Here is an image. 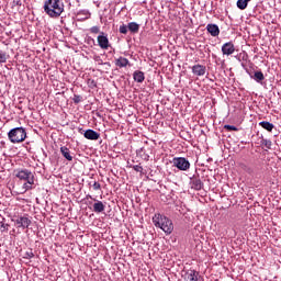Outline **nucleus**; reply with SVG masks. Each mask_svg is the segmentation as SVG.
I'll return each instance as SVG.
<instances>
[{"instance_id": "nucleus-1", "label": "nucleus", "mask_w": 281, "mask_h": 281, "mask_svg": "<svg viewBox=\"0 0 281 281\" xmlns=\"http://www.w3.org/2000/svg\"><path fill=\"white\" fill-rule=\"evenodd\" d=\"M44 12L50 19H58L63 12H65V4L60 0H47L44 3Z\"/></svg>"}, {"instance_id": "nucleus-2", "label": "nucleus", "mask_w": 281, "mask_h": 281, "mask_svg": "<svg viewBox=\"0 0 281 281\" xmlns=\"http://www.w3.org/2000/svg\"><path fill=\"white\" fill-rule=\"evenodd\" d=\"M153 223L155 227H159V229H162L165 234L170 235L175 231V225L172 224V220L166 217L162 214L156 213L153 216Z\"/></svg>"}, {"instance_id": "nucleus-3", "label": "nucleus", "mask_w": 281, "mask_h": 281, "mask_svg": "<svg viewBox=\"0 0 281 281\" xmlns=\"http://www.w3.org/2000/svg\"><path fill=\"white\" fill-rule=\"evenodd\" d=\"M15 177L20 181H26L23 183L22 188L24 192H27L29 190L34 189V173L29 169H16L15 170Z\"/></svg>"}, {"instance_id": "nucleus-4", "label": "nucleus", "mask_w": 281, "mask_h": 281, "mask_svg": "<svg viewBox=\"0 0 281 281\" xmlns=\"http://www.w3.org/2000/svg\"><path fill=\"white\" fill-rule=\"evenodd\" d=\"M27 132L23 127H14L8 133L11 144H21V142H25Z\"/></svg>"}, {"instance_id": "nucleus-5", "label": "nucleus", "mask_w": 281, "mask_h": 281, "mask_svg": "<svg viewBox=\"0 0 281 281\" xmlns=\"http://www.w3.org/2000/svg\"><path fill=\"white\" fill-rule=\"evenodd\" d=\"M172 164L178 170H190V161L184 157H176L172 159Z\"/></svg>"}, {"instance_id": "nucleus-6", "label": "nucleus", "mask_w": 281, "mask_h": 281, "mask_svg": "<svg viewBox=\"0 0 281 281\" xmlns=\"http://www.w3.org/2000/svg\"><path fill=\"white\" fill-rule=\"evenodd\" d=\"M98 45L101 49H109L111 44L109 43V35L106 33L101 32L97 37Z\"/></svg>"}, {"instance_id": "nucleus-7", "label": "nucleus", "mask_w": 281, "mask_h": 281, "mask_svg": "<svg viewBox=\"0 0 281 281\" xmlns=\"http://www.w3.org/2000/svg\"><path fill=\"white\" fill-rule=\"evenodd\" d=\"M16 227H20L21 229H27L30 225H32V220L27 215L20 216L14 221Z\"/></svg>"}, {"instance_id": "nucleus-8", "label": "nucleus", "mask_w": 281, "mask_h": 281, "mask_svg": "<svg viewBox=\"0 0 281 281\" xmlns=\"http://www.w3.org/2000/svg\"><path fill=\"white\" fill-rule=\"evenodd\" d=\"M236 52V47L234 46L233 42H227L222 45V54L224 56H232Z\"/></svg>"}, {"instance_id": "nucleus-9", "label": "nucleus", "mask_w": 281, "mask_h": 281, "mask_svg": "<svg viewBox=\"0 0 281 281\" xmlns=\"http://www.w3.org/2000/svg\"><path fill=\"white\" fill-rule=\"evenodd\" d=\"M83 137L86 139H90L92 142H97V139H100V133L93 131V130H87L85 133H83Z\"/></svg>"}, {"instance_id": "nucleus-10", "label": "nucleus", "mask_w": 281, "mask_h": 281, "mask_svg": "<svg viewBox=\"0 0 281 281\" xmlns=\"http://www.w3.org/2000/svg\"><path fill=\"white\" fill-rule=\"evenodd\" d=\"M186 281H199V272L196 270H188L184 273Z\"/></svg>"}, {"instance_id": "nucleus-11", "label": "nucleus", "mask_w": 281, "mask_h": 281, "mask_svg": "<svg viewBox=\"0 0 281 281\" xmlns=\"http://www.w3.org/2000/svg\"><path fill=\"white\" fill-rule=\"evenodd\" d=\"M206 32H209V34H211V36H218V34H221V29H218V25L216 24H207L206 25Z\"/></svg>"}, {"instance_id": "nucleus-12", "label": "nucleus", "mask_w": 281, "mask_h": 281, "mask_svg": "<svg viewBox=\"0 0 281 281\" xmlns=\"http://www.w3.org/2000/svg\"><path fill=\"white\" fill-rule=\"evenodd\" d=\"M205 71L206 68L203 65L198 64L192 67V74H194V76H205Z\"/></svg>"}, {"instance_id": "nucleus-13", "label": "nucleus", "mask_w": 281, "mask_h": 281, "mask_svg": "<svg viewBox=\"0 0 281 281\" xmlns=\"http://www.w3.org/2000/svg\"><path fill=\"white\" fill-rule=\"evenodd\" d=\"M60 153L63 157L67 159V161H74V156H71V151L69 150V148H67V146L60 147Z\"/></svg>"}, {"instance_id": "nucleus-14", "label": "nucleus", "mask_w": 281, "mask_h": 281, "mask_svg": "<svg viewBox=\"0 0 281 281\" xmlns=\"http://www.w3.org/2000/svg\"><path fill=\"white\" fill-rule=\"evenodd\" d=\"M128 65H131V61H128L126 57H119L117 59H115L116 67H128Z\"/></svg>"}, {"instance_id": "nucleus-15", "label": "nucleus", "mask_w": 281, "mask_h": 281, "mask_svg": "<svg viewBox=\"0 0 281 281\" xmlns=\"http://www.w3.org/2000/svg\"><path fill=\"white\" fill-rule=\"evenodd\" d=\"M192 190H203V182L199 178H194L191 180Z\"/></svg>"}, {"instance_id": "nucleus-16", "label": "nucleus", "mask_w": 281, "mask_h": 281, "mask_svg": "<svg viewBox=\"0 0 281 281\" xmlns=\"http://www.w3.org/2000/svg\"><path fill=\"white\" fill-rule=\"evenodd\" d=\"M133 78H134L135 82H139V83H142V82H144V80H146V76H144V72L140 70L134 71Z\"/></svg>"}, {"instance_id": "nucleus-17", "label": "nucleus", "mask_w": 281, "mask_h": 281, "mask_svg": "<svg viewBox=\"0 0 281 281\" xmlns=\"http://www.w3.org/2000/svg\"><path fill=\"white\" fill-rule=\"evenodd\" d=\"M259 126H261V128H265V131H268V133H271L273 128H276V125H273V123L267 121H261L259 123Z\"/></svg>"}, {"instance_id": "nucleus-18", "label": "nucleus", "mask_w": 281, "mask_h": 281, "mask_svg": "<svg viewBox=\"0 0 281 281\" xmlns=\"http://www.w3.org/2000/svg\"><path fill=\"white\" fill-rule=\"evenodd\" d=\"M104 203L102 201H97L94 204H93V212H95L97 214H100L102 212H104Z\"/></svg>"}, {"instance_id": "nucleus-19", "label": "nucleus", "mask_w": 281, "mask_h": 281, "mask_svg": "<svg viewBox=\"0 0 281 281\" xmlns=\"http://www.w3.org/2000/svg\"><path fill=\"white\" fill-rule=\"evenodd\" d=\"M127 30L133 34H137V32H139V24H137V22H130L127 24Z\"/></svg>"}, {"instance_id": "nucleus-20", "label": "nucleus", "mask_w": 281, "mask_h": 281, "mask_svg": "<svg viewBox=\"0 0 281 281\" xmlns=\"http://www.w3.org/2000/svg\"><path fill=\"white\" fill-rule=\"evenodd\" d=\"M249 1L251 0H237V8L239 10H247V5H249Z\"/></svg>"}, {"instance_id": "nucleus-21", "label": "nucleus", "mask_w": 281, "mask_h": 281, "mask_svg": "<svg viewBox=\"0 0 281 281\" xmlns=\"http://www.w3.org/2000/svg\"><path fill=\"white\" fill-rule=\"evenodd\" d=\"M254 80H256V82H261L262 80H265V74H262V71H256L254 77Z\"/></svg>"}, {"instance_id": "nucleus-22", "label": "nucleus", "mask_w": 281, "mask_h": 281, "mask_svg": "<svg viewBox=\"0 0 281 281\" xmlns=\"http://www.w3.org/2000/svg\"><path fill=\"white\" fill-rule=\"evenodd\" d=\"M261 146H265L268 149H271V140L267 138H262Z\"/></svg>"}, {"instance_id": "nucleus-23", "label": "nucleus", "mask_w": 281, "mask_h": 281, "mask_svg": "<svg viewBox=\"0 0 281 281\" xmlns=\"http://www.w3.org/2000/svg\"><path fill=\"white\" fill-rule=\"evenodd\" d=\"M8 60V54L5 52L0 50V63H7Z\"/></svg>"}, {"instance_id": "nucleus-24", "label": "nucleus", "mask_w": 281, "mask_h": 281, "mask_svg": "<svg viewBox=\"0 0 281 281\" xmlns=\"http://www.w3.org/2000/svg\"><path fill=\"white\" fill-rule=\"evenodd\" d=\"M119 32L121 34H128V26H126L125 24L121 25Z\"/></svg>"}, {"instance_id": "nucleus-25", "label": "nucleus", "mask_w": 281, "mask_h": 281, "mask_svg": "<svg viewBox=\"0 0 281 281\" xmlns=\"http://www.w3.org/2000/svg\"><path fill=\"white\" fill-rule=\"evenodd\" d=\"M90 33L91 34H101L102 32H100V26H92L90 27Z\"/></svg>"}, {"instance_id": "nucleus-26", "label": "nucleus", "mask_w": 281, "mask_h": 281, "mask_svg": "<svg viewBox=\"0 0 281 281\" xmlns=\"http://www.w3.org/2000/svg\"><path fill=\"white\" fill-rule=\"evenodd\" d=\"M33 256H34V252H33L32 250L26 251V252L24 254V258H26L27 260L32 259Z\"/></svg>"}, {"instance_id": "nucleus-27", "label": "nucleus", "mask_w": 281, "mask_h": 281, "mask_svg": "<svg viewBox=\"0 0 281 281\" xmlns=\"http://www.w3.org/2000/svg\"><path fill=\"white\" fill-rule=\"evenodd\" d=\"M224 128H226V131H238V127L234 125H225Z\"/></svg>"}, {"instance_id": "nucleus-28", "label": "nucleus", "mask_w": 281, "mask_h": 281, "mask_svg": "<svg viewBox=\"0 0 281 281\" xmlns=\"http://www.w3.org/2000/svg\"><path fill=\"white\" fill-rule=\"evenodd\" d=\"M92 188H93V190H100L102 188V186H100L99 182L94 181L93 184H92Z\"/></svg>"}, {"instance_id": "nucleus-29", "label": "nucleus", "mask_w": 281, "mask_h": 281, "mask_svg": "<svg viewBox=\"0 0 281 281\" xmlns=\"http://www.w3.org/2000/svg\"><path fill=\"white\" fill-rule=\"evenodd\" d=\"M80 101H81L80 95H75V97H74V102H75V104H79Z\"/></svg>"}, {"instance_id": "nucleus-30", "label": "nucleus", "mask_w": 281, "mask_h": 281, "mask_svg": "<svg viewBox=\"0 0 281 281\" xmlns=\"http://www.w3.org/2000/svg\"><path fill=\"white\" fill-rule=\"evenodd\" d=\"M134 170L136 172H142V170H144V168H142V166H139V165H136V166H134Z\"/></svg>"}, {"instance_id": "nucleus-31", "label": "nucleus", "mask_w": 281, "mask_h": 281, "mask_svg": "<svg viewBox=\"0 0 281 281\" xmlns=\"http://www.w3.org/2000/svg\"><path fill=\"white\" fill-rule=\"evenodd\" d=\"M87 199H92V201H97V200L93 199V196H91V195H87Z\"/></svg>"}, {"instance_id": "nucleus-32", "label": "nucleus", "mask_w": 281, "mask_h": 281, "mask_svg": "<svg viewBox=\"0 0 281 281\" xmlns=\"http://www.w3.org/2000/svg\"><path fill=\"white\" fill-rule=\"evenodd\" d=\"M2 227H5V224H2Z\"/></svg>"}]
</instances>
